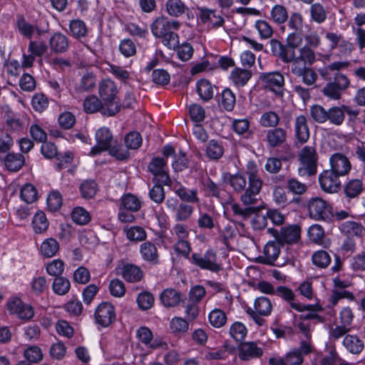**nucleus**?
<instances>
[{
	"instance_id": "obj_1",
	"label": "nucleus",
	"mask_w": 365,
	"mask_h": 365,
	"mask_svg": "<svg viewBox=\"0 0 365 365\" xmlns=\"http://www.w3.org/2000/svg\"><path fill=\"white\" fill-rule=\"evenodd\" d=\"M270 49L272 53L279 57L284 63H292V66L312 65L316 61V56L313 48L308 46H304L299 50V55H295V51L292 48H284L282 43L276 39L270 41Z\"/></svg>"
},
{
	"instance_id": "obj_2",
	"label": "nucleus",
	"mask_w": 365,
	"mask_h": 365,
	"mask_svg": "<svg viewBox=\"0 0 365 365\" xmlns=\"http://www.w3.org/2000/svg\"><path fill=\"white\" fill-rule=\"evenodd\" d=\"M180 27L177 20H170L165 16L155 19L150 25L151 33L154 37L159 38L168 48H175L179 43V36L176 33Z\"/></svg>"
},
{
	"instance_id": "obj_3",
	"label": "nucleus",
	"mask_w": 365,
	"mask_h": 365,
	"mask_svg": "<svg viewBox=\"0 0 365 365\" xmlns=\"http://www.w3.org/2000/svg\"><path fill=\"white\" fill-rule=\"evenodd\" d=\"M96 144L91 148L88 155L95 156L102 152L109 154L118 160H125L129 156L128 150L121 145H113V137L110 130L106 127L99 128L95 134Z\"/></svg>"
},
{
	"instance_id": "obj_4",
	"label": "nucleus",
	"mask_w": 365,
	"mask_h": 365,
	"mask_svg": "<svg viewBox=\"0 0 365 365\" xmlns=\"http://www.w3.org/2000/svg\"><path fill=\"white\" fill-rule=\"evenodd\" d=\"M98 93L104 103V111L107 116H113L120 110L119 90L116 83L110 78L103 79L98 84Z\"/></svg>"
},
{
	"instance_id": "obj_5",
	"label": "nucleus",
	"mask_w": 365,
	"mask_h": 365,
	"mask_svg": "<svg viewBox=\"0 0 365 365\" xmlns=\"http://www.w3.org/2000/svg\"><path fill=\"white\" fill-rule=\"evenodd\" d=\"M299 160L304 168L299 170L301 175H307L312 176L317 173V165L318 161V155L316 148L312 145L304 146L299 155Z\"/></svg>"
},
{
	"instance_id": "obj_6",
	"label": "nucleus",
	"mask_w": 365,
	"mask_h": 365,
	"mask_svg": "<svg viewBox=\"0 0 365 365\" xmlns=\"http://www.w3.org/2000/svg\"><path fill=\"white\" fill-rule=\"evenodd\" d=\"M308 211L309 217L315 220L329 221L334 217L331 207L326 201L319 197L309 200Z\"/></svg>"
},
{
	"instance_id": "obj_7",
	"label": "nucleus",
	"mask_w": 365,
	"mask_h": 365,
	"mask_svg": "<svg viewBox=\"0 0 365 365\" xmlns=\"http://www.w3.org/2000/svg\"><path fill=\"white\" fill-rule=\"evenodd\" d=\"M274 294L289 302L290 307L298 312H304V310H312L317 312L322 310V308L319 304L304 305L301 303L294 302V293L290 288L285 286L277 287Z\"/></svg>"
},
{
	"instance_id": "obj_8",
	"label": "nucleus",
	"mask_w": 365,
	"mask_h": 365,
	"mask_svg": "<svg viewBox=\"0 0 365 365\" xmlns=\"http://www.w3.org/2000/svg\"><path fill=\"white\" fill-rule=\"evenodd\" d=\"M237 192H241L240 200L244 205L255 204L259 196L261 184H232Z\"/></svg>"
},
{
	"instance_id": "obj_9",
	"label": "nucleus",
	"mask_w": 365,
	"mask_h": 365,
	"mask_svg": "<svg viewBox=\"0 0 365 365\" xmlns=\"http://www.w3.org/2000/svg\"><path fill=\"white\" fill-rule=\"evenodd\" d=\"M259 78L264 86L277 95L282 96L284 86V78L279 72L262 73Z\"/></svg>"
},
{
	"instance_id": "obj_10",
	"label": "nucleus",
	"mask_w": 365,
	"mask_h": 365,
	"mask_svg": "<svg viewBox=\"0 0 365 365\" xmlns=\"http://www.w3.org/2000/svg\"><path fill=\"white\" fill-rule=\"evenodd\" d=\"M192 259L195 264L204 269L217 272L221 269L220 264L217 263L216 252L212 250H207L204 255L194 253Z\"/></svg>"
},
{
	"instance_id": "obj_11",
	"label": "nucleus",
	"mask_w": 365,
	"mask_h": 365,
	"mask_svg": "<svg viewBox=\"0 0 365 365\" xmlns=\"http://www.w3.org/2000/svg\"><path fill=\"white\" fill-rule=\"evenodd\" d=\"M7 309L11 314H16L24 320L29 321L34 315V308L24 303L19 298H14L8 301Z\"/></svg>"
},
{
	"instance_id": "obj_12",
	"label": "nucleus",
	"mask_w": 365,
	"mask_h": 365,
	"mask_svg": "<svg viewBox=\"0 0 365 365\" xmlns=\"http://www.w3.org/2000/svg\"><path fill=\"white\" fill-rule=\"evenodd\" d=\"M313 351L312 345L302 341L298 348H293L284 356L287 363L289 365H301L304 361V356Z\"/></svg>"
},
{
	"instance_id": "obj_13",
	"label": "nucleus",
	"mask_w": 365,
	"mask_h": 365,
	"mask_svg": "<svg viewBox=\"0 0 365 365\" xmlns=\"http://www.w3.org/2000/svg\"><path fill=\"white\" fill-rule=\"evenodd\" d=\"M300 235L301 229L297 225L282 227L279 232L277 230L273 232V235L282 245L297 242L300 239Z\"/></svg>"
},
{
	"instance_id": "obj_14",
	"label": "nucleus",
	"mask_w": 365,
	"mask_h": 365,
	"mask_svg": "<svg viewBox=\"0 0 365 365\" xmlns=\"http://www.w3.org/2000/svg\"><path fill=\"white\" fill-rule=\"evenodd\" d=\"M95 318L96 322L102 327L109 326L115 319L114 307L108 302L100 304L96 309Z\"/></svg>"
},
{
	"instance_id": "obj_15",
	"label": "nucleus",
	"mask_w": 365,
	"mask_h": 365,
	"mask_svg": "<svg viewBox=\"0 0 365 365\" xmlns=\"http://www.w3.org/2000/svg\"><path fill=\"white\" fill-rule=\"evenodd\" d=\"M148 168L154 176L153 182H170L166 163L163 158L158 157L153 158Z\"/></svg>"
},
{
	"instance_id": "obj_16",
	"label": "nucleus",
	"mask_w": 365,
	"mask_h": 365,
	"mask_svg": "<svg viewBox=\"0 0 365 365\" xmlns=\"http://www.w3.org/2000/svg\"><path fill=\"white\" fill-rule=\"evenodd\" d=\"M238 351L239 358L242 361L259 358L263 354L262 349L254 341L241 342L238 345Z\"/></svg>"
},
{
	"instance_id": "obj_17",
	"label": "nucleus",
	"mask_w": 365,
	"mask_h": 365,
	"mask_svg": "<svg viewBox=\"0 0 365 365\" xmlns=\"http://www.w3.org/2000/svg\"><path fill=\"white\" fill-rule=\"evenodd\" d=\"M287 130L284 128L277 127L269 129L265 132V141L269 148H278L286 143Z\"/></svg>"
},
{
	"instance_id": "obj_18",
	"label": "nucleus",
	"mask_w": 365,
	"mask_h": 365,
	"mask_svg": "<svg viewBox=\"0 0 365 365\" xmlns=\"http://www.w3.org/2000/svg\"><path fill=\"white\" fill-rule=\"evenodd\" d=\"M329 163L331 169L338 177L347 175L351 168L348 158L340 153H334L330 157Z\"/></svg>"
},
{
	"instance_id": "obj_19",
	"label": "nucleus",
	"mask_w": 365,
	"mask_h": 365,
	"mask_svg": "<svg viewBox=\"0 0 365 365\" xmlns=\"http://www.w3.org/2000/svg\"><path fill=\"white\" fill-rule=\"evenodd\" d=\"M294 136L300 143H305L309 138V129L307 118L304 115H299L294 119Z\"/></svg>"
},
{
	"instance_id": "obj_20",
	"label": "nucleus",
	"mask_w": 365,
	"mask_h": 365,
	"mask_svg": "<svg viewBox=\"0 0 365 365\" xmlns=\"http://www.w3.org/2000/svg\"><path fill=\"white\" fill-rule=\"evenodd\" d=\"M282 245L277 240L270 241L264 247V256L261 257V262L265 264L272 265L278 258L280 253V247Z\"/></svg>"
},
{
	"instance_id": "obj_21",
	"label": "nucleus",
	"mask_w": 365,
	"mask_h": 365,
	"mask_svg": "<svg viewBox=\"0 0 365 365\" xmlns=\"http://www.w3.org/2000/svg\"><path fill=\"white\" fill-rule=\"evenodd\" d=\"M140 253L143 259L151 264L159 263V255L156 245L149 241L142 243L140 246Z\"/></svg>"
},
{
	"instance_id": "obj_22",
	"label": "nucleus",
	"mask_w": 365,
	"mask_h": 365,
	"mask_svg": "<svg viewBox=\"0 0 365 365\" xmlns=\"http://www.w3.org/2000/svg\"><path fill=\"white\" fill-rule=\"evenodd\" d=\"M291 71L294 75L302 77V81L307 86L314 85L317 78V74L312 68L302 64L292 66Z\"/></svg>"
},
{
	"instance_id": "obj_23",
	"label": "nucleus",
	"mask_w": 365,
	"mask_h": 365,
	"mask_svg": "<svg viewBox=\"0 0 365 365\" xmlns=\"http://www.w3.org/2000/svg\"><path fill=\"white\" fill-rule=\"evenodd\" d=\"M121 274L123 279L128 282H138L143 278V272L137 265L126 264L121 267Z\"/></svg>"
},
{
	"instance_id": "obj_24",
	"label": "nucleus",
	"mask_w": 365,
	"mask_h": 365,
	"mask_svg": "<svg viewBox=\"0 0 365 365\" xmlns=\"http://www.w3.org/2000/svg\"><path fill=\"white\" fill-rule=\"evenodd\" d=\"M0 160L4 162L6 169L11 172L19 171L25 163L24 156L15 153H9Z\"/></svg>"
},
{
	"instance_id": "obj_25",
	"label": "nucleus",
	"mask_w": 365,
	"mask_h": 365,
	"mask_svg": "<svg viewBox=\"0 0 365 365\" xmlns=\"http://www.w3.org/2000/svg\"><path fill=\"white\" fill-rule=\"evenodd\" d=\"M83 110L86 113H95L100 112L103 115H107L103 113L104 103L101 98L96 95H89L84 100L83 103Z\"/></svg>"
},
{
	"instance_id": "obj_26",
	"label": "nucleus",
	"mask_w": 365,
	"mask_h": 365,
	"mask_svg": "<svg viewBox=\"0 0 365 365\" xmlns=\"http://www.w3.org/2000/svg\"><path fill=\"white\" fill-rule=\"evenodd\" d=\"M49 45L52 51L63 53L67 51L69 41L65 35L60 32H56L50 38Z\"/></svg>"
},
{
	"instance_id": "obj_27",
	"label": "nucleus",
	"mask_w": 365,
	"mask_h": 365,
	"mask_svg": "<svg viewBox=\"0 0 365 365\" xmlns=\"http://www.w3.org/2000/svg\"><path fill=\"white\" fill-rule=\"evenodd\" d=\"M96 76L92 72L84 73L77 83L76 89L78 92L91 91L96 86Z\"/></svg>"
},
{
	"instance_id": "obj_28",
	"label": "nucleus",
	"mask_w": 365,
	"mask_h": 365,
	"mask_svg": "<svg viewBox=\"0 0 365 365\" xmlns=\"http://www.w3.org/2000/svg\"><path fill=\"white\" fill-rule=\"evenodd\" d=\"M251 76L252 73L250 71L240 68H235L230 73V79L237 88L245 86Z\"/></svg>"
},
{
	"instance_id": "obj_29",
	"label": "nucleus",
	"mask_w": 365,
	"mask_h": 365,
	"mask_svg": "<svg viewBox=\"0 0 365 365\" xmlns=\"http://www.w3.org/2000/svg\"><path fill=\"white\" fill-rule=\"evenodd\" d=\"M70 34L76 39L85 38L88 34V27L86 23L81 19L71 20L68 25Z\"/></svg>"
},
{
	"instance_id": "obj_30",
	"label": "nucleus",
	"mask_w": 365,
	"mask_h": 365,
	"mask_svg": "<svg viewBox=\"0 0 365 365\" xmlns=\"http://www.w3.org/2000/svg\"><path fill=\"white\" fill-rule=\"evenodd\" d=\"M160 299L165 307H173L180 303L181 295L174 289H165L160 294Z\"/></svg>"
},
{
	"instance_id": "obj_31",
	"label": "nucleus",
	"mask_w": 365,
	"mask_h": 365,
	"mask_svg": "<svg viewBox=\"0 0 365 365\" xmlns=\"http://www.w3.org/2000/svg\"><path fill=\"white\" fill-rule=\"evenodd\" d=\"M196 90L203 101H209L214 96V86L206 79H201L197 82Z\"/></svg>"
},
{
	"instance_id": "obj_32",
	"label": "nucleus",
	"mask_w": 365,
	"mask_h": 365,
	"mask_svg": "<svg viewBox=\"0 0 365 365\" xmlns=\"http://www.w3.org/2000/svg\"><path fill=\"white\" fill-rule=\"evenodd\" d=\"M16 28L18 31L24 36L27 38H31L36 32H38V29L28 22L23 16H18L16 21Z\"/></svg>"
},
{
	"instance_id": "obj_33",
	"label": "nucleus",
	"mask_w": 365,
	"mask_h": 365,
	"mask_svg": "<svg viewBox=\"0 0 365 365\" xmlns=\"http://www.w3.org/2000/svg\"><path fill=\"white\" fill-rule=\"evenodd\" d=\"M165 205L169 210L175 212V218L177 221L182 222L188 220L184 203L178 204L176 199L170 198L166 200Z\"/></svg>"
},
{
	"instance_id": "obj_34",
	"label": "nucleus",
	"mask_w": 365,
	"mask_h": 365,
	"mask_svg": "<svg viewBox=\"0 0 365 365\" xmlns=\"http://www.w3.org/2000/svg\"><path fill=\"white\" fill-rule=\"evenodd\" d=\"M343 345L349 351L355 354H359L364 349L363 341L356 335H346Z\"/></svg>"
},
{
	"instance_id": "obj_35",
	"label": "nucleus",
	"mask_w": 365,
	"mask_h": 365,
	"mask_svg": "<svg viewBox=\"0 0 365 365\" xmlns=\"http://www.w3.org/2000/svg\"><path fill=\"white\" fill-rule=\"evenodd\" d=\"M220 99H218L221 106L227 111H232L235 106L236 97L234 92L226 88L223 89L220 96Z\"/></svg>"
},
{
	"instance_id": "obj_36",
	"label": "nucleus",
	"mask_w": 365,
	"mask_h": 365,
	"mask_svg": "<svg viewBox=\"0 0 365 365\" xmlns=\"http://www.w3.org/2000/svg\"><path fill=\"white\" fill-rule=\"evenodd\" d=\"M59 244L54 238L46 239L41 244L40 252L46 257H52L58 252Z\"/></svg>"
},
{
	"instance_id": "obj_37",
	"label": "nucleus",
	"mask_w": 365,
	"mask_h": 365,
	"mask_svg": "<svg viewBox=\"0 0 365 365\" xmlns=\"http://www.w3.org/2000/svg\"><path fill=\"white\" fill-rule=\"evenodd\" d=\"M345 106L343 107H331L327 111V120L330 123L335 125H340L345 118Z\"/></svg>"
},
{
	"instance_id": "obj_38",
	"label": "nucleus",
	"mask_w": 365,
	"mask_h": 365,
	"mask_svg": "<svg viewBox=\"0 0 365 365\" xmlns=\"http://www.w3.org/2000/svg\"><path fill=\"white\" fill-rule=\"evenodd\" d=\"M165 8L168 14L175 17L181 16L187 9V6L181 0H168Z\"/></svg>"
},
{
	"instance_id": "obj_39",
	"label": "nucleus",
	"mask_w": 365,
	"mask_h": 365,
	"mask_svg": "<svg viewBox=\"0 0 365 365\" xmlns=\"http://www.w3.org/2000/svg\"><path fill=\"white\" fill-rule=\"evenodd\" d=\"M121 205L124 209L130 212H138L141 208V202L138 197L131 193L125 194L121 198Z\"/></svg>"
},
{
	"instance_id": "obj_40",
	"label": "nucleus",
	"mask_w": 365,
	"mask_h": 365,
	"mask_svg": "<svg viewBox=\"0 0 365 365\" xmlns=\"http://www.w3.org/2000/svg\"><path fill=\"white\" fill-rule=\"evenodd\" d=\"M270 16L271 19L278 25L285 23L289 18L287 9L281 4H276L272 8Z\"/></svg>"
},
{
	"instance_id": "obj_41",
	"label": "nucleus",
	"mask_w": 365,
	"mask_h": 365,
	"mask_svg": "<svg viewBox=\"0 0 365 365\" xmlns=\"http://www.w3.org/2000/svg\"><path fill=\"white\" fill-rule=\"evenodd\" d=\"M72 220L77 225H85L90 222V213L82 207H74L71 212Z\"/></svg>"
},
{
	"instance_id": "obj_42",
	"label": "nucleus",
	"mask_w": 365,
	"mask_h": 365,
	"mask_svg": "<svg viewBox=\"0 0 365 365\" xmlns=\"http://www.w3.org/2000/svg\"><path fill=\"white\" fill-rule=\"evenodd\" d=\"M48 221L43 212H38L32 220L33 229L36 234L45 232L48 227Z\"/></svg>"
},
{
	"instance_id": "obj_43",
	"label": "nucleus",
	"mask_w": 365,
	"mask_h": 365,
	"mask_svg": "<svg viewBox=\"0 0 365 365\" xmlns=\"http://www.w3.org/2000/svg\"><path fill=\"white\" fill-rule=\"evenodd\" d=\"M125 30L130 36L140 38H145L148 34L146 25H139L135 23L129 22L125 25Z\"/></svg>"
},
{
	"instance_id": "obj_44",
	"label": "nucleus",
	"mask_w": 365,
	"mask_h": 365,
	"mask_svg": "<svg viewBox=\"0 0 365 365\" xmlns=\"http://www.w3.org/2000/svg\"><path fill=\"white\" fill-rule=\"evenodd\" d=\"M21 198L28 204L33 203L38 199V192L33 184H25L20 191Z\"/></svg>"
},
{
	"instance_id": "obj_45",
	"label": "nucleus",
	"mask_w": 365,
	"mask_h": 365,
	"mask_svg": "<svg viewBox=\"0 0 365 365\" xmlns=\"http://www.w3.org/2000/svg\"><path fill=\"white\" fill-rule=\"evenodd\" d=\"M178 58L182 61H189L193 55L194 49L192 46L187 42L178 44L175 48Z\"/></svg>"
},
{
	"instance_id": "obj_46",
	"label": "nucleus",
	"mask_w": 365,
	"mask_h": 365,
	"mask_svg": "<svg viewBox=\"0 0 365 365\" xmlns=\"http://www.w3.org/2000/svg\"><path fill=\"white\" fill-rule=\"evenodd\" d=\"M255 309L261 316H268L272 312V305L271 301L267 297H261L256 299Z\"/></svg>"
},
{
	"instance_id": "obj_47",
	"label": "nucleus",
	"mask_w": 365,
	"mask_h": 365,
	"mask_svg": "<svg viewBox=\"0 0 365 365\" xmlns=\"http://www.w3.org/2000/svg\"><path fill=\"white\" fill-rule=\"evenodd\" d=\"M224 153L223 148L220 143L215 140L209 141L206 147V155L212 160L220 159Z\"/></svg>"
},
{
	"instance_id": "obj_48",
	"label": "nucleus",
	"mask_w": 365,
	"mask_h": 365,
	"mask_svg": "<svg viewBox=\"0 0 365 365\" xmlns=\"http://www.w3.org/2000/svg\"><path fill=\"white\" fill-rule=\"evenodd\" d=\"M263 207H249L242 208L240 205L234 203L231 205L233 213L240 217L242 220L249 218L252 214L258 212Z\"/></svg>"
},
{
	"instance_id": "obj_49",
	"label": "nucleus",
	"mask_w": 365,
	"mask_h": 365,
	"mask_svg": "<svg viewBox=\"0 0 365 365\" xmlns=\"http://www.w3.org/2000/svg\"><path fill=\"white\" fill-rule=\"evenodd\" d=\"M310 16L312 21L322 24L327 19V11L322 4L315 3L310 7Z\"/></svg>"
},
{
	"instance_id": "obj_50",
	"label": "nucleus",
	"mask_w": 365,
	"mask_h": 365,
	"mask_svg": "<svg viewBox=\"0 0 365 365\" xmlns=\"http://www.w3.org/2000/svg\"><path fill=\"white\" fill-rule=\"evenodd\" d=\"M201 16L202 21H209L215 28L222 26L225 22L221 16L217 15L215 11L211 9L203 10Z\"/></svg>"
},
{
	"instance_id": "obj_51",
	"label": "nucleus",
	"mask_w": 365,
	"mask_h": 365,
	"mask_svg": "<svg viewBox=\"0 0 365 365\" xmlns=\"http://www.w3.org/2000/svg\"><path fill=\"white\" fill-rule=\"evenodd\" d=\"M52 287L56 294L64 295L70 290L71 284L67 278L59 276L54 279Z\"/></svg>"
},
{
	"instance_id": "obj_52",
	"label": "nucleus",
	"mask_w": 365,
	"mask_h": 365,
	"mask_svg": "<svg viewBox=\"0 0 365 365\" xmlns=\"http://www.w3.org/2000/svg\"><path fill=\"white\" fill-rule=\"evenodd\" d=\"M259 123L262 127L274 128L279 123V117L274 111H267L261 115Z\"/></svg>"
},
{
	"instance_id": "obj_53",
	"label": "nucleus",
	"mask_w": 365,
	"mask_h": 365,
	"mask_svg": "<svg viewBox=\"0 0 365 365\" xmlns=\"http://www.w3.org/2000/svg\"><path fill=\"white\" fill-rule=\"evenodd\" d=\"M313 264L319 268H326L331 262V257L327 251L318 250L312 257Z\"/></svg>"
},
{
	"instance_id": "obj_54",
	"label": "nucleus",
	"mask_w": 365,
	"mask_h": 365,
	"mask_svg": "<svg viewBox=\"0 0 365 365\" xmlns=\"http://www.w3.org/2000/svg\"><path fill=\"white\" fill-rule=\"evenodd\" d=\"M123 231L126 234V237L129 240L143 241L146 238V232L142 227L133 226L131 227H125Z\"/></svg>"
},
{
	"instance_id": "obj_55",
	"label": "nucleus",
	"mask_w": 365,
	"mask_h": 365,
	"mask_svg": "<svg viewBox=\"0 0 365 365\" xmlns=\"http://www.w3.org/2000/svg\"><path fill=\"white\" fill-rule=\"evenodd\" d=\"M209 322L215 327L220 328L223 327L227 322L225 313L219 309L212 310L209 314Z\"/></svg>"
},
{
	"instance_id": "obj_56",
	"label": "nucleus",
	"mask_w": 365,
	"mask_h": 365,
	"mask_svg": "<svg viewBox=\"0 0 365 365\" xmlns=\"http://www.w3.org/2000/svg\"><path fill=\"white\" fill-rule=\"evenodd\" d=\"M327 111L319 105H313L309 109L311 118L318 123H324L327 120Z\"/></svg>"
},
{
	"instance_id": "obj_57",
	"label": "nucleus",
	"mask_w": 365,
	"mask_h": 365,
	"mask_svg": "<svg viewBox=\"0 0 365 365\" xmlns=\"http://www.w3.org/2000/svg\"><path fill=\"white\" fill-rule=\"evenodd\" d=\"M255 27L262 39H268L273 34L272 27L264 20H257L255 22Z\"/></svg>"
},
{
	"instance_id": "obj_58",
	"label": "nucleus",
	"mask_w": 365,
	"mask_h": 365,
	"mask_svg": "<svg viewBox=\"0 0 365 365\" xmlns=\"http://www.w3.org/2000/svg\"><path fill=\"white\" fill-rule=\"evenodd\" d=\"M142 137L138 132H130L124 138V143L128 149L135 150L142 145Z\"/></svg>"
},
{
	"instance_id": "obj_59",
	"label": "nucleus",
	"mask_w": 365,
	"mask_h": 365,
	"mask_svg": "<svg viewBox=\"0 0 365 365\" xmlns=\"http://www.w3.org/2000/svg\"><path fill=\"white\" fill-rule=\"evenodd\" d=\"M247 329L241 322H235L230 327V334L237 341H242L246 336Z\"/></svg>"
},
{
	"instance_id": "obj_60",
	"label": "nucleus",
	"mask_w": 365,
	"mask_h": 365,
	"mask_svg": "<svg viewBox=\"0 0 365 365\" xmlns=\"http://www.w3.org/2000/svg\"><path fill=\"white\" fill-rule=\"evenodd\" d=\"M25 358L31 363H38L43 359L41 349L36 346H30L24 351Z\"/></svg>"
},
{
	"instance_id": "obj_61",
	"label": "nucleus",
	"mask_w": 365,
	"mask_h": 365,
	"mask_svg": "<svg viewBox=\"0 0 365 365\" xmlns=\"http://www.w3.org/2000/svg\"><path fill=\"white\" fill-rule=\"evenodd\" d=\"M137 302L141 309L148 310L153 307L154 297L150 292H143L138 294Z\"/></svg>"
},
{
	"instance_id": "obj_62",
	"label": "nucleus",
	"mask_w": 365,
	"mask_h": 365,
	"mask_svg": "<svg viewBox=\"0 0 365 365\" xmlns=\"http://www.w3.org/2000/svg\"><path fill=\"white\" fill-rule=\"evenodd\" d=\"M170 327L174 334H181L188 330L189 324L181 317H174L170 322Z\"/></svg>"
},
{
	"instance_id": "obj_63",
	"label": "nucleus",
	"mask_w": 365,
	"mask_h": 365,
	"mask_svg": "<svg viewBox=\"0 0 365 365\" xmlns=\"http://www.w3.org/2000/svg\"><path fill=\"white\" fill-rule=\"evenodd\" d=\"M308 235L310 240L317 244H322L324 237V231L319 225H313L308 230Z\"/></svg>"
},
{
	"instance_id": "obj_64",
	"label": "nucleus",
	"mask_w": 365,
	"mask_h": 365,
	"mask_svg": "<svg viewBox=\"0 0 365 365\" xmlns=\"http://www.w3.org/2000/svg\"><path fill=\"white\" fill-rule=\"evenodd\" d=\"M33 108L38 111H43L48 106V100L43 93H36L31 100Z\"/></svg>"
}]
</instances>
